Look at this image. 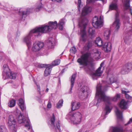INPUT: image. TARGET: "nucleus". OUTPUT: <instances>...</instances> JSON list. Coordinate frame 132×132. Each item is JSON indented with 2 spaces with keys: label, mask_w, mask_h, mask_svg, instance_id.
<instances>
[{
  "label": "nucleus",
  "mask_w": 132,
  "mask_h": 132,
  "mask_svg": "<svg viewBox=\"0 0 132 132\" xmlns=\"http://www.w3.org/2000/svg\"><path fill=\"white\" fill-rule=\"evenodd\" d=\"M54 40V39L52 38H49L47 43V45L49 48H54L55 44Z\"/></svg>",
  "instance_id": "nucleus-17"
},
{
  "label": "nucleus",
  "mask_w": 132,
  "mask_h": 132,
  "mask_svg": "<svg viewBox=\"0 0 132 132\" xmlns=\"http://www.w3.org/2000/svg\"><path fill=\"white\" fill-rule=\"evenodd\" d=\"M103 48L105 51L106 52L110 51L111 49V44L110 42L105 43L103 45Z\"/></svg>",
  "instance_id": "nucleus-16"
},
{
  "label": "nucleus",
  "mask_w": 132,
  "mask_h": 132,
  "mask_svg": "<svg viewBox=\"0 0 132 132\" xmlns=\"http://www.w3.org/2000/svg\"><path fill=\"white\" fill-rule=\"evenodd\" d=\"M53 67L50 64H48V67L46 68L44 72V75L45 76L49 75L51 71V68Z\"/></svg>",
  "instance_id": "nucleus-21"
},
{
  "label": "nucleus",
  "mask_w": 132,
  "mask_h": 132,
  "mask_svg": "<svg viewBox=\"0 0 132 132\" xmlns=\"http://www.w3.org/2000/svg\"><path fill=\"white\" fill-rule=\"evenodd\" d=\"M115 112L117 118L122 120L123 118L122 112L120 111L118 108L117 107L116 108V110Z\"/></svg>",
  "instance_id": "nucleus-23"
},
{
  "label": "nucleus",
  "mask_w": 132,
  "mask_h": 132,
  "mask_svg": "<svg viewBox=\"0 0 132 132\" xmlns=\"http://www.w3.org/2000/svg\"><path fill=\"white\" fill-rule=\"evenodd\" d=\"M18 121L19 123H23L24 124L25 126L28 129V130L31 129V131L32 130L31 129L32 127L30 125L29 121L23 117L21 114H20L18 118Z\"/></svg>",
  "instance_id": "nucleus-8"
},
{
  "label": "nucleus",
  "mask_w": 132,
  "mask_h": 132,
  "mask_svg": "<svg viewBox=\"0 0 132 132\" xmlns=\"http://www.w3.org/2000/svg\"><path fill=\"white\" fill-rule=\"evenodd\" d=\"M51 104L49 102L48 103L47 105V107L49 108H50L51 107Z\"/></svg>",
  "instance_id": "nucleus-51"
},
{
  "label": "nucleus",
  "mask_w": 132,
  "mask_h": 132,
  "mask_svg": "<svg viewBox=\"0 0 132 132\" xmlns=\"http://www.w3.org/2000/svg\"><path fill=\"white\" fill-rule=\"evenodd\" d=\"M16 74L15 73L10 72L7 76L11 79H15L16 78Z\"/></svg>",
  "instance_id": "nucleus-33"
},
{
  "label": "nucleus",
  "mask_w": 132,
  "mask_h": 132,
  "mask_svg": "<svg viewBox=\"0 0 132 132\" xmlns=\"http://www.w3.org/2000/svg\"><path fill=\"white\" fill-rule=\"evenodd\" d=\"M111 110V109L110 108L109 106L106 105L105 108V115H106L109 113Z\"/></svg>",
  "instance_id": "nucleus-37"
},
{
  "label": "nucleus",
  "mask_w": 132,
  "mask_h": 132,
  "mask_svg": "<svg viewBox=\"0 0 132 132\" xmlns=\"http://www.w3.org/2000/svg\"><path fill=\"white\" fill-rule=\"evenodd\" d=\"M42 7V4L40 1L38 3H37V6L35 9V10L36 12L38 11Z\"/></svg>",
  "instance_id": "nucleus-35"
},
{
  "label": "nucleus",
  "mask_w": 132,
  "mask_h": 132,
  "mask_svg": "<svg viewBox=\"0 0 132 132\" xmlns=\"http://www.w3.org/2000/svg\"><path fill=\"white\" fill-rule=\"evenodd\" d=\"M112 132H123L122 129L121 128L112 127Z\"/></svg>",
  "instance_id": "nucleus-32"
},
{
  "label": "nucleus",
  "mask_w": 132,
  "mask_h": 132,
  "mask_svg": "<svg viewBox=\"0 0 132 132\" xmlns=\"http://www.w3.org/2000/svg\"><path fill=\"white\" fill-rule=\"evenodd\" d=\"M76 77V75L75 74L72 75L71 77V78L70 80L71 81V87L70 88V93H71V90L72 89V88L73 86L74 82L75 81Z\"/></svg>",
  "instance_id": "nucleus-26"
},
{
  "label": "nucleus",
  "mask_w": 132,
  "mask_h": 132,
  "mask_svg": "<svg viewBox=\"0 0 132 132\" xmlns=\"http://www.w3.org/2000/svg\"><path fill=\"white\" fill-rule=\"evenodd\" d=\"M63 53V52L62 53V54Z\"/></svg>",
  "instance_id": "nucleus-59"
},
{
  "label": "nucleus",
  "mask_w": 132,
  "mask_h": 132,
  "mask_svg": "<svg viewBox=\"0 0 132 132\" xmlns=\"http://www.w3.org/2000/svg\"><path fill=\"white\" fill-rule=\"evenodd\" d=\"M132 122V118L130 119L129 121L127 123L125 124V126H126L127 125H129L131 124Z\"/></svg>",
  "instance_id": "nucleus-48"
},
{
  "label": "nucleus",
  "mask_w": 132,
  "mask_h": 132,
  "mask_svg": "<svg viewBox=\"0 0 132 132\" xmlns=\"http://www.w3.org/2000/svg\"><path fill=\"white\" fill-rule=\"evenodd\" d=\"M125 42L126 43H127V39H126L125 40Z\"/></svg>",
  "instance_id": "nucleus-55"
},
{
  "label": "nucleus",
  "mask_w": 132,
  "mask_h": 132,
  "mask_svg": "<svg viewBox=\"0 0 132 132\" xmlns=\"http://www.w3.org/2000/svg\"><path fill=\"white\" fill-rule=\"evenodd\" d=\"M111 76L109 78V84H111L112 83L116 82V79L115 78L114 76L112 75H111Z\"/></svg>",
  "instance_id": "nucleus-34"
},
{
  "label": "nucleus",
  "mask_w": 132,
  "mask_h": 132,
  "mask_svg": "<svg viewBox=\"0 0 132 132\" xmlns=\"http://www.w3.org/2000/svg\"><path fill=\"white\" fill-rule=\"evenodd\" d=\"M48 24V26L44 25L41 27H37L40 31L39 35H42V34L46 33L47 31H50L53 28L56 29L57 27V23L56 21L54 22H50Z\"/></svg>",
  "instance_id": "nucleus-5"
},
{
  "label": "nucleus",
  "mask_w": 132,
  "mask_h": 132,
  "mask_svg": "<svg viewBox=\"0 0 132 132\" xmlns=\"http://www.w3.org/2000/svg\"><path fill=\"white\" fill-rule=\"evenodd\" d=\"M91 58V54L89 53H86L83 54L80 58L78 59L77 62L80 64L85 66V70L88 73L92 74V77L93 80L97 79V77L100 76L103 73L104 67H102L104 63L102 62L100 64V67L96 71L95 73H93L94 70L93 66L91 64L88 65L90 63Z\"/></svg>",
  "instance_id": "nucleus-1"
},
{
  "label": "nucleus",
  "mask_w": 132,
  "mask_h": 132,
  "mask_svg": "<svg viewBox=\"0 0 132 132\" xmlns=\"http://www.w3.org/2000/svg\"><path fill=\"white\" fill-rule=\"evenodd\" d=\"M37 27H36L31 30L29 34L24 38L23 41L26 43L28 48L31 47V38L33 34H36V35H35V36H36L37 37L40 36L41 35V34L40 35H39V34L40 33Z\"/></svg>",
  "instance_id": "nucleus-4"
},
{
  "label": "nucleus",
  "mask_w": 132,
  "mask_h": 132,
  "mask_svg": "<svg viewBox=\"0 0 132 132\" xmlns=\"http://www.w3.org/2000/svg\"><path fill=\"white\" fill-rule=\"evenodd\" d=\"M88 33L89 36L91 38L94 37L96 35L95 29L94 28H89Z\"/></svg>",
  "instance_id": "nucleus-19"
},
{
  "label": "nucleus",
  "mask_w": 132,
  "mask_h": 132,
  "mask_svg": "<svg viewBox=\"0 0 132 132\" xmlns=\"http://www.w3.org/2000/svg\"><path fill=\"white\" fill-rule=\"evenodd\" d=\"M28 11H23L22 12V14L23 15H27L28 14Z\"/></svg>",
  "instance_id": "nucleus-50"
},
{
  "label": "nucleus",
  "mask_w": 132,
  "mask_h": 132,
  "mask_svg": "<svg viewBox=\"0 0 132 132\" xmlns=\"http://www.w3.org/2000/svg\"><path fill=\"white\" fill-rule=\"evenodd\" d=\"M6 131V129L4 126H0V132H5Z\"/></svg>",
  "instance_id": "nucleus-42"
},
{
  "label": "nucleus",
  "mask_w": 132,
  "mask_h": 132,
  "mask_svg": "<svg viewBox=\"0 0 132 132\" xmlns=\"http://www.w3.org/2000/svg\"><path fill=\"white\" fill-rule=\"evenodd\" d=\"M78 132H81L80 131H78Z\"/></svg>",
  "instance_id": "nucleus-58"
},
{
  "label": "nucleus",
  "mask_w": 132,
  "mask_h": 132,
  "mask_svg": "<svg viewBox=\"0 0 132 132\" xmlns=\"http://www.w3.org/2000/svg\"><path fill=\"white\" fill-rule=\"evenodd\" d=\"M62 0H52L53 1H56L57 2H61Z\"/></svg>",
  "instance_id": "nucleus-52"
},
{
  "label": "nucleus",
  "mask_w": 132,
  "mask_h": 132,
  "mask_svg": "<svg viewBox=\"0 0 132 132\" xmlns=\"http://www.w3.org/2000/svg\"><path fill=\"white\" fill-rule=\"evenodd\" d=\"M60 63V60L59 59H57L55 60L54 62H53L52 63V64H51L52 66H54L59 65Z\"/></svg>",
  "instance_id": "nucleus-39"
},
{
  "label": "nucleus",
  "mask_w": 132,
  "mask_h": 132,
  "mask_svg": "<svg viewBox=\"0 0 132 132\" xmlns=\"http://www.w3.org/2000/svg\"><path fill=\"white\" fill-rule=\"evenodd\" d=\"M131 28V30L130 29H129L130 31H129V32L128 33L129 34V33H130L131 32L132 33V28Z\"/></svg>",
  "instance_id": "nucleus-53"
},
{
  "label": "nucleus",
  "mask_w": 132,
  "mask_h": 132,
  "mask_svg": "<svg viewBox=\"0 0 132 132\" xmlns=\"http://www.w3.org/2000/svg\"><path fill=\"white\" fill-rule=\"evenodd\" d=\"M35 83L36 84V85L37 86V89L38 91L39 92V93L40 94V86L36 82H35Z\"/></svg>",
  "instance_id": "nucleus-45"
},
{
  "label": "nucleus",
  "mask_w": 132,
  "mask_h": 132,
  "mask_svg": "<svg viewBox=\"0 0 132 132\" xmlns=\"http://www.w3.org/2000/svg\"><path fill=\"white\" fill-rule=\"evenodd\" d=\"M92 46V43L91 42H89L86 44L84 47V49L86 50H88L89 48L91 47Z\"/></svg>",
  "instance_id": "nucleus-38"
},
{
  "label": "nucleus",
  "mask_w": 132,
  "mask_h": 132,
  "mask_svg": "<svg viewBox=\"0 0 132 132\" xmlns=\"http://www.w3.org/2000/svg\"><path fill=\"white\" fill-rule=\"evenodd\" d=\"M89 89V87L86 85H84L80 89V92H82L83 94H84V93L85 94L84 95V97L88 95L87 93L88 92Z\"/></svg>",
  "instance_id": "nucleus-20"
},
{
  "label": "nucleus",
  "mask_w": 132,
  "mask_h": 132,
  "mask_svg": "<svg viewBox=\"0 0 132 132\" xmlns=\"http://www.w3.org/2000/svg\"><path fill=\"white\" fill-rule=\"evenodd\" d=\"M93 52L92 55L95 59L96 60H98L100 58L101 54L100 51L97 49H94L93 50Z\"/></svg>",
  "instance_id": "nucleus-15"
},
{
  "label": "nucleus",
  "mask_w": 132,
  "mask_h": 132,
  "mask_svg": "<svg viewBox=\"0 0 132 132\" xmlns=\"http://www.w3.org/2000/svg\"><path fill=\"white\" fill-rule=\"evenodd\" d=\"M80 106V103H79L72 102L71 103V109L72 111L78 109Z\"/></svg>",
  "instance_id": "nucleus-25"
},
{
  "label": "nucleus",
  "mask_w": 132,
  "mask_h": 132,
  "mask_svg": "<svg viewBox=\"0 0 132 132\" xmlns=\"http://www.w3.org/2000/svg\"><path fill=\"white\" fill-rule=\"evenodd\" d=\"M85 93H84V94H83V93L82 92L81 93V95H79V97L80 98H85L86 97H87V96H86L84 97V95H85Z\"/></svg>",
  "instance_id": "nucleus-47"
},
{
  "label": "nucleus",
  "mask_w": 132,
  "mask_h": 132,
  "mask_svg": "<svg viewBox=\"0 0 132 132\" xmlns=\"http://www.w3.org/2000/svg\"><path fill=\"white\" fill-rule=\"evenodd\" d=\"M92 24L93 27L96 28H100L102 27L103 23L102 17L100 16L98 19L97 17L95 16L93 18Z\"/></svg>",
  "instance_id": "nucleus-7"
},
{
  "label": "nucleus",
  "mask_w": 132,
  "mask_h": 132,
  "mask_svg": "<svg viewBox=\"0 0 132 132\" xmlns=\"http://www.w3.org/2000/svg\"><path fill=\"white\" fill-rule=\"evenodd\" d=\"M129 92V91L127 92L125 91H122V93L123 94H125L126 98L129 100H131L132 98L131 96H130L127 93Z\"/></svg>",
  "instance_id": "nucleus-36"
},
{
  "label": "nucleus",
  "mask_w": 132,
  "mask_h": 132,
  "mask_svg": "<svg viewBox=\"0 0 132 132\" xmlns=\"http://www.w3.org/2000/svg\"><path fill=\"white\" fill-rule=\"evenodd\" d=\"M44 46L43 43L38 42L34 43L32 47V51L34 52H37L39 51Z\"/></svg>",
  "instance_id": "nucleus-9"
},
{
  "label": "nucleus",
  "mask_w": 132,
  "mask_h": 132,
  "mask_svg": "<svg viewBox=\"0 0 132 132\" xmlns=\"http://www.w3.org/2000/svg\"><path fill=\"white\" fill-rule=\"evenodd\" d=\"M111 35V32L110 30L107 29L106 30L104 34V36L105 38L106 39H108Z\"/></svg>",
  "instance_id": "nucleus-27"
},
{
  "label": "nucleus",
  "mask_w": 132,
  "mask_h": 132,
  "mask_svg": "<svg viewBox=\"0 0 132 132\" xmlns=\"http://www.w3.org/2000/svg\"><path fill=\"white\" fill-rule=\"evenodd\" d=\"M130 0H125L124 3V9L126 11L127 10L130 11V13L132 16V9L129 4Z\"/></svg>",
  "instance_id": "nucleus-14"
},
{
  "label": "nucleus",
  "mask_w": 132,
  "mask_h": 132,
  "mask_svg": "<svg viewBox=\"0 0 132 132\" xmlns=\"http://www.w3.org/2000/svg\"><path fill=\"white\" fill-rule=\"evenodd\" d=\"M18 105L22 111H25L26 107L25 106L23 100L22 98L19 100Z\"/></svg>",
  "instance_id": "nucleus-22"
},
{
  "label": "nucleus",
  "mask_w": 132,
  "mask_h": 132,
  "mask_svg": "<svg viewBox=\"0 0 132 132\" xmlns=\"http://www.w3.org/2000/svg\"><path fill=\"white\" fill-rule=\"evenodd\" d=\"M31 132H34L32 130V131H31Z\"/></svg>",
  "instance_id": "nucleus-57"
},
{
  "label": "nucleus",
  "mask_w": 132,
  "mask_h": 132,
  "mask_svg": "<svg viewBox=\"0 0 132 132\" xmlns=\"http://www.w3.org/2000/svg\"><path fill=\"white\" fill-rule=\"evenodd\" d=\"M95 43L97 46H100L102 45V41L100 37L97 38L95 40Z\"/></svg>",
  "instance_id": "nucleus-30"
},
{
  "label": "nucleus",
  "mask_w": 132,
  "mask_h": 132,
  "mask_svg": "<svg viewBox=\"0 0 132 132\" xmlns=\"http://www.w3.org/2000/svg\"><path fill=\"white\" fill-rule=\"evenodd\" d=\"M127 104V102L124 99H122L119 103V106L122 109H126Z\"/></svg>",
  "instance_id": "nucleus-24"
},
{
  "label": "nucleus",
  "mask_w": 132,
  "mask_h": 132,
  "mask_svg": "<svg viewBox=\"0 0 132 132\" xmlns=\"http://www.w3.org/2000/svg\"><path fill=\"white\" fill-rule=\"evenodd\" d=\"M92 10V8L90 7L86 6L84 8L82 11L81 20L79 23V26L81 28L80 32L81 39L84 42L86 40V28L88 22L87 20L84 16L90 12Z\"/></svg>",
  "instance_id": "nucleus-3"
},
{
  "label": "nucleus",
  "mask_w": 132,
  "mask_h": 132,
  "mask_svg": "<svg viewBox=\"0 0 132 132\" xmlns=\"http://www.w3.org/2000/svg\"><path fill=\"white\" fill-rule=\"evenodd\" d=\"M16 124V121L13 116L10 115L9 116L8 124V125L12 127H14V125Z\"/></svg>",
  "instance_id": "nucleus-13"
},
{
  "label": "nucleus",
  "mask_w": 132,
  "mask_h": 132,
  "mask_svg": "<svg viewBox=\"0 0 132 132\" xmlns=\"http://www.w3.org/2000/svg\"><path fill=\"white\" fill-rule=\"evenodd\" d=\"M3 71L4 73L6 74V75L8 74L10 72V70L8 65L6 64L4 65L3 66Z\"/></svg>",
  "instance_id": "nucleus-29"
},
{
  "label": "nucleus",
  "mask_w": 132,
  "mask_h": 132,
  "mask_svg": "<svg viewBox=\"0 0 132 132\" xmlns=\"http://www.w3.org/2000/svg\"><path fill=\"white\" fill-rule=\"evenodd\" d=\"M16 104V101L12 99L10 100L8 103V106L10 107H14Z\"/></svg>",
  "instance_id": "nucleus-31"
},
{
  "label": "nucleus",
  "mask_w": 132,
  "mask_h": 132,
  "mask_svg": "<svg viewBox=\"0 0 132 132\" xmlns=\"http://www.w3.org/2000/svg\"><path fill=\"white\" fill-rule=\"evenodd\" d=\"M63 103V101L61 100H59L57 104L56 107L58 108H60L62 106Z\"/></svg>",
  "instance_id": "nucleus-40"
},
{
  "label": "nucleus",
  "mask_w": 132,
  "mask_h": 132,
  "mask_svg": "<svg viewBox=\"0 0 132 132\" xmlns=\"http://www.w3.org/2000/svg\"><path fill=\"white\" fill-rule=\"evenodd\" d=\"M123 19L126 21V22L127 21L128 23H129V20L130 19V18L129 16H124Z\"/></svg>",
  "instance_id": "nucleus-44"
},
{
  "label": "nucleus",
  "mask_w": 132,
  "mask_h": 132,
  "mask_svg": "<svg viewBox=\"0 0 132 132\" xmlns=\"http://www.w3.org/2000/svg\"><path fill=\"white\" fill-rule=\"evenodd\" d=\"M76 48L75 47H73L71 48L70 50V51L73 54H75L76 52Z\"/></svg>",
  "instance_id": "nucleus-41"
},
{
  "label": "nucleus",
  "mask_w": 132,
  "mask_h": 132,
  "mask_svg": "<svg viewBox=\"0 0 132 132\" xmlns=\"http://www.w3.org/2000/svg\"><path fill=\"white\" fill-rule=\"evenodd\" d=\"M50 121V124L52 127L56 129H57L59 130H60V121H58L54 123L55 119L54 114H53V117L51 118Z\"/></svg>",
  "instance_id": "nucleus-11"
},
{
  "label": "nucleus",
  "mask_w": 132,
  "mask_h": 132,
  "mask_svg": "<svg viewBox=\"0 0 132 132\" xmlns=\"http://www.w3.org/2000/svg\"><path fill=\"white\" fill-rule=\"evenodd\" d=\"M106 89V88L102 87L100 84L97 85L96 93V97L97 98L96 105L102 102H104L108 104H110L112 101H115L120 98V95L119 94H117L113 98L106 96L104 92Z\"/></svg>",
  "instance_id": "nucleus-2"
},
{
  "label": "nucleus",
  "mask_w": 132,
  "mask_h": 132,
  "mask_svg": "<svg viewBox=\"0 0 132 132\" xmlns=\"http://www.w3.org/2000/svg\"><path fill=\"white\" fill-rule=\"evenodd\" d=\"M117 0H113L111 4L109 6L110 10H117L118 9L117 2Z\"/></svg>",
  "instance_id": "nucleus-18"
},
{
  "label": "nucleus",
  "mask_w": 132,
  "mask_h": 132,
  "mask_svg": "<svg viewBox=\"0 0 132 132\" xmlns=\"http://www.w3.org/2000/svg\"><path fill=\"white\" fill-rule=\"evenodd\" d=\"M65 23V19H62L59 21L58 25L60 30H62L63 29Z\"/></svg>",
  "instance_id": "nucleus-28"
},
{
  "label": "nucleus",
  "mask_w": 132,
  "mask_h": 132,
  "mask_svg": "<svg viewBox=\"0 0 132 132\" xmlns=\"http://www.w3.org/2000/svg\"><path fill=\"white\" fill-rule=\"evenodd\" d=\"M82 118L81 113L79 112L75 113L72 115L70 119L74 124H78L80 122Z\"/></svg>",
  "instance_id": "nucleus-6"
},
{
  "label": "nucleus",
  "mask_w": 132,
  "mask_h": 132,
  "mask_svg": "<svg viewBox=\"0 0 132 132\" xmlns=\"http://www.w3.org/2000/svg\"><path fill=\"white\" fill-rule=\"evenodd\" d=\"M49 90V89L48 88H47L45 90V92H47Z\"/></svg>",
  "instance_id": "nucleus-54"
},
{
  "label": "nucleus",
  "mask_w": 132,
  "mask_h": 132,
  "mask_svg": "<svg viewBox=\"0 0 132 132\" xmlns=\"http://www.w3.org/2000/svg\"><path fill=\"white\" fill-rule=\"evenodd\" d=\"M48 64H40L38 65V67L39 68H47L48 67Z\"/></svg>",
  "instance_id": "nucleus-43"
},
{
  "label": "nucleus",
  "mask_w": 132,
  "mask_h": 132,
  "mask_svg": "<svg viewBox=\"0 0 132 132\" xmlns=\"http://www.w3.org/2000/svg\"><path fill=\"white\" fill-rule=\"evenodd\" d=\"M94 1V0H87V4H89L90 3H93Z\"/></svg>",
  "instance_id": "nucleus-49"
},
{
  "label": "nucleus",
  "mask_w": 132,
  "mask_h": 132,
  "mask_svg": "<svg viewBox=\"0 0 132 132\" xmlns=\"http://www.w3.org/2000/svg\"><path fill=\"white\" fill-rule=\"evenodd\" d=\"M132 69V64L128 63L124 66L121 71L122 74H125L128 73Z\"/></svg>",
  "instance_id": "nucleus-12"
},
{
  "label": "nucleus",
  "mask_w": 132,
  "mask_h": 132,
  "mask_svg": "<svg viewBox=\"0 0 132 132\" xmlns=\"http://www.w3.org/2000/svg\"><path fill=\"white\" fill-rule=\"evenodd\" d=\"M119 16V13L117 12L116 14L115 20L113 24V26L115 29V31L116 32H117L118 31L121 25Z\"/></svg>",
  "instance_id": "nucleus-10"
},
{
  "label": "nucleus",
  "mask_w": 132,
  "mask_h": 132,
  "mask_svg": "<svg viewBox=\"0 0 132 132\" xmlns=\"http://www.w3.org/2000/svg\"><path fill=\"white\" fill-rule=\"evenodd\" d=\"M129 132H132V130H130Z\"/></svg>",
  "instance_id": "nucleus-56"
},
{
  "label": "nucleus",
  "mask_w": 132,
  "mask_h": 132,
  "mask_svg": "<svg viewBox=\"0 0 132 132\" xmlns=\"http://www.w3.org/2000/svg\"><path fill=\"white\" fill-rule=\"evenodd\" d=\"M81 4V0H78V9L79 11L80 8V5Z\"/></svg>",
  "instance_id": "nucleus-46"
}]
</instances>
